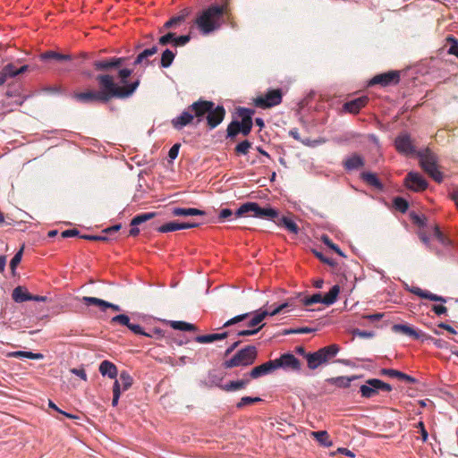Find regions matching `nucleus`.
Segmentation results:
<instances>
[{"instance_id":"f257e3e1","label":"nucleus","mask_w":458,"mask_h":458,"mask_svg":"<svg viewBox=\"0 0 458 458\" xmlns=\"http://www.w3.org/2000/svg\"><path fill=\"white\" fill-rule=\"evenodd\" d=\"M96 81L99 85V90L74 92L72 98L82 104L96 102L106 104L113 98L126 99L131 98L135 89V86H132L128 90H122V89L116 87L114 77L110 74H98Z\"/></svg>"},{"instance_id":"f03ea898","label":"nucleus","mask_w":458,"mask_h":458,"mask_svg":"<svg viewBox=\"0 0 458 458\" xmlns=\"http://www.w3.org/2000/svg\"><path fill=\"white\" fill-rule=\"evenodd\" d=\"M225 5L212 4L205 9L196 19V24L203 34H209L219 28V20L223 16Z\"/></svg>"},{"instance_id":"7ed1b4c3","label":"nucleus","mask_w":458,"mask_h":458,"mask_svg":"<svg viewBox=\"0 0 458 458\" xmlns=\"http://www.w3.org/2000/svg\"><path fill=\"white\" fill-rule=\"evenodd\" d=\"M341 348L336 344H332L319 348L318 351L310 352L307 356V366L310 369H316L320 366L329 364L338 354Z\"/></svg>"},{"instance_id":"20e7f679","label":"nucleus","mask_w":458,"mask_h":458,"mask_svg":"<svg viewBox=\"0 0 458 458\" xmlns=\"http://www.w3.org/2000/svg\"><path fill=\"white\" fill-rule=\"evenodd\" d=\"M258 349L255 345H247L238 350L230 359L222 363V367L229 369L236 367H249L256 361Z\"/></svg>"},{"instance_id":"39448f33","label":"nucleus","mask_w":458,"mask_h":458,"mask_svg":"<svg viewBox=\"0 0 458 458\" xmlns=\"http://www.w3.org/2000/svg\"><path fill=\"white\" fill-rule=\"evenodd\" d=\"M417 157L420 167L435 182H441L443 181V174L437 168L438 157L429 148L420 149Z\"/></svg>"},{"instance_id":"423d86ee","label":"nucleus","mask_w":458,"mask_h":458,"mask_svg":"<svg viewBox=\"0 0 458 458\" xmlns=\"http://www.w3.org/2000/svg\"><path fill=\"white\" fill-rule=\"evenodd\" d=\"M251 212L252 216L257 218H266L275 223L276 219L278 218L279 212L277 209L267 206L260 207L257 202H246L242 204L235 212L234 217H241L246 214Z\"/></svg>"},{"instance_id":"0eeeda50","label":"nucleus","mask_w":458,"mask_h":458,"mask_svg":"<svg viewBox=\"0 0 458 458\" xmlns=\"http://www.w3.org/2000/svg\"><path fill=\"white\" fill-rule=\"evenodd\" d=\"M392 390L391 385L378 378L368 379L364 385L360 386V395L367 399L376 396L380 391L391 392Z\"/></svg>"},{"instance_id":"6e6552de","label":"nucleus","mask_w":458,"mask_h":458,"mask_svg":"<svg viewBox=\"0 0 458 458\" xmlns=\"http://www.w3.org/2000/svg\"><path fill=\"white\" fill-rule=\"evenodd\" d=\"M283 91L281 89H270L263 96L255 98V106L267 109L278 106L282 102Z\"/></svg>"},{"instance_id":"1a4fd4ad","label":"nucleus","mask_w":458,"mask_h":458,"mask_svg":"<svg viewBox=\"0 0 458 458\" xmlns=\"http://www.w3.org/2000/svg\"><path fill=\"white\" fill-rule=\"evenodd\" d=\"M394 147L397 152L403 156L415 155L417 157L419 151L408 133H400L394 140Z\"/></svg>"},{"instance_id":"9d476101","label":"nucleus","mask_w":458,"mask_h":458,"mask_svg":"<svg viewBox=\"0 0 458 458\" xmlns=\"http://www.w3.org/2000/svg\"><path fill=\"white\" fill-rule=\"evenodd\" d=\"M213 106V101L199 99L190 105V108L192 112L193 118L195 119V125L199 124L205 119H207L208 111Z\"/></svg>"},{"instance_id":"9b49d317","label":"nucleus","mask_w":458,"mask_h":458,"mask_svg":"<svg viewBox=\"0 0 458 458\" xmlns=\"http://www.w3.org/2000/svg\"><path fill=\"white\" fill-rule=\"evenodd\" d=\"M276 369L299 372L301 369V361L291 352L283 353L279 358L275 359Z\"/></svg>"},{"instance_id":"f8f14e48","label":"nucleus","mask_w":458,"mask_h":458,"mask_svg":"<svg viewBox=\"0 0 458 458\" xmlns=\"http://www.w3.org/2000/svg\"><path fill=\"white\" fill-rule=\"evenodd\" d=\"M404 186L412 191L420 192L425 191L428 183L419 172L411 171L404 178Z\"/></svg>"},{"instance_id":"ddd939ff","label":"nucleus","mask_w":458,"mask_h":458,"mask_svg":"<svg viewBox=\"0 0 458 458\" xmlns=\"http://www.w3.org/2000/svg\"><path fill=\"white\" fill-rule=\"evenodd\" d=\"M400 81V72L398 71H389L375 75L369 81V86L380 85L387 87L397 85Z\"/></svg>"},{"instance_id":"4468645a","label":"nucleus","mask_w":458,"mask_h":458,"mask_svg":"<svg viewBox=\"0 0 458 458\" xmlns=\"http://www.w3.org/2000/svg\"><path fill=\"white\" fill-rule=\"evenodd\" d=\"M125 57H110L102 60H96L93 62V67L96 71L109 72L114 69L120 68L124 64Z\"/></svg>"},{"instance_id":"2eb2a0df","label":"nucleus","mask_w":458,"mask_h":458,"mask_svg":"<svg viewBox=\"0 0 458 458\" xmlns=\"http://www.w3.org/2000/svg\"><path fill=\"white\" fill-rule=\"evenodd\" d=\"M29 70V65L24 64L16 67L13 63L5 64L0 72V86L6 83L9 79H13Z\"/></svg>"},{"instance_id":"dca6fc26","label":"nucleus","mask_w":458,"mask_h":458,"mask_svg":"<svg viewBox=\"0 0 458 458\" xmlns=\"http://www.w3.org/2000/svg\"><path fill=\"white\" fill-rule=\"evenodd\" d=\"M225 116V109L223 106H216L213 102V106L208 113L207 125L210 130L217 127L224 120Z\"/></svg>"},{"instance_id":"f3484780","label":"nucleus","mask_w":458,"mask_h":458,"mask_svg":"<svg viewBox=\"0 0 458 458\" xmlns=\"http://www.w3.org/2000/svg\"><path fill=\"white\" fill-rule=\"evenodd\" d=\"M132 74V70L128 68H123L118 71V79L119 83H116V87L119 89H122V90H128L131 87L135 86L132 95L137 90L138 87L140 86V79H137L133 81H130L128 79Z\"/></svg>"},{"instance_id":"a211bd4d","label":"nucleus","mask_w":458,"mask_h":458,"mask_svg":"<svg viewBox=\"0 0 458 458\" xmlns=\"http://www.w3.org/2000/svg\"><path fill=\"white\" fill-rule=\"evenodd\" d=\"M81 301L86 306H98L101 311H106L107 309H112L114 311L121 310V307L119 305L97 297L84 296L82 297Z\"/></svg>"},{"instance_id":"6ab92c4d","label":"nucleus","mask_w":458,"mask_h":458,"mask_svg":"<svg viewBox=\"0 0 458 458\" xmlns=\"http://www.w3.org/2000/svg\"><path fill=\"white\" fill-rule=\"evenodd\" d=\"M276 365L274 360H269L267 362H264L259 366L254 367L250 371L247 372L249 377L251 379H256L266 375H268L275 371Z\"/></svg>"},{"instance_id":"aec40b11","label":"nucleus","mask_w":458,"mask_h":458,"mask_svg":"<svg viewBox=\"0 0 458 458\" xmlns=\"http://www.w3.org/2000/svg\"><path fill=\"white\" fill-rule=\"evenodd\" d=\"M191 13L190 9H182L178 15L173 16L159 29V33L165 32L166 30L176 29L181 26Z\"/></svg>"},{"instance_id":"412c9836","label":"nucleus","mask_w":458,"mask_h":458,"mask_svg":"<svg viewBox=\"0 0 458 458\" xmlns=\"http://www.w3.org/2000/svg\"><path fill=\"white\" fill-rule=\"evenodd\" d=\"M194 118L190 106L178 116L172 119L171 123L175 130H182L183 127L194 123Z\"/></svg>"},{"instance_id":"4be33fe9","label":"nucleus","mask_w":458,"mask_h":458,"mask_svg":"<svg viewBox=\"0 0 458 458\" xmlns=\"http://www.w3.org/2000/svg\"><path fill=\"white\" fill-rule=\"evenodd\" d=\"M364 165V157L358 153H352L343 161V166L348 172L358 170L363 167Z\"/></svg>"},{"instance_id":"5701e85b","label":"nucleus","mask_w":458,"mask_h":458,"mask_svg":"<svg viewBox=\"0 0 458 458\" xmlns=\"http://www.w3.org/2000/svg\"><path fill=\"white\" fill-rule=\"evenodd\" d=\"M368 101V97H359L345 102L343 106V109L347 113L355 114H358L360 110L367 105Z\"/></svg>"},{"instance_id":"b1692460","label":"nucleus","mask_w":458,"mask_h":458,"mask_svg":"<svg viewBox=\"0 0 458 458\" xmlns=\"http://www.w3.org/2000/svg\"><path fill=\"white\" fill-rule=\"evenodd\" d=\"M250 383V378L248 374L245 373L242 379L232 380L227 382L222 386V390L227 393L236 392L239 390L245 389Z\"/></svg>"},{"instance_id":"393cba45","label":"nucleus","mask_w":458,"mask_h":458,"mask_svg":"<svg viewBox=\"0 0 458 458\" xmlns=\"http://www.w3.org/2000/svg\"><path fill=\"white\" fill-rule=\"evenodd\" d=\"M231 335V331H223L221 333H214L208 335H198L194 338L197 343L209 344L218 340H224Z\"/></svg>"},{"instance_id":"a878e982","label":"nucleus","mask_w":458,"mask_h":458,"mask_svg":"<svg viewBox=\"0 0 458 458\" xmlns=\"http://www.w3.org/2000/svg\"><path fill=\"white\" fill-rule=\"evenodd\" d=\"M380 375L387 376L390 377H396L400 380H404L411 384L417 383V379L415 377L394 369H382L380 370Z\"/></svg>"},{"instance_id":"bb28decb","label":"nucleus","mask_w":458,"mask_h":458,"mask_svg":"<svg viewBox=\"0 0 458 458\" xmlns=\"http://www.w3.org/2000/svg\"><path fill=\"white\" fill-rule=\"evenodd\" d=\"M98 370L103 377H108L111 379H115L118 375L117 367L107 360L99 364Z\"/></svg>"},{"instance_id":"cd10ccee","label":"nucleus","mask_w":458,"mask_h":458,"mask_svg":"<svg viewBox=\"0 0 458 458\" xmlns=\"http://www.w3.org/2000/svg\"><path fill=\"white\" fill-rule=\"evenodd\" d=\"M171 214L174 216H204L206 212L204 210L195 208H179L175 207L171 209Z\"/></svg>"},{"instance_id":"c85d7f7f","label":"nucleus","mask_w":458,"mask_h":458,"mask_svg":"<svg viewBox=\"0 0 458 458\" xmlns=\"http://www.w3.org/2000/svg\"><path fill=\"white\" fill-rule=\"evenodd\" d=\"M41 61L55 60L57 62L72 61V55L68 54H61L53 50L46 51L39 55Z\"/></svg>"},{"instance_id":"c756f323","label":"nucleus","mask_w":458,"mask_h":458,"mask_svg":"<svg viewBox=\"0 0 458 458\" xmlns=\"http://www.w3.org/2000/svg\"><path fill=\"white\" fill-rule=\"evenodd\" d=\"M158 48L157 46L154 45L149 48H146L143 51H141L134 59L133 65H139L141 64H144L146 66L150 64V62L148 60L149 56H152L157 52Z\"/></svg>"},{"instance_id":"7c9ffc66","label":"nucleus","mask_w":458,"mask_h":458,"mask_svg":"<svg viewBox=\"0 0 458 458\" xmlns=\"http://www.w3.org/2000/svg\"><path fill=\"white\" fill-rule=\"evenodd\" d=\"M275 224L279 227L285 228L288 232L297 234L300 231L297 224L287 216H282L276 219Z\"/></svg>"},{"instance_id":"2f4dec72","label":"nucleus","mask_w":458,"mask_h":458,"mask_svg":"<svg viewBox=\"0 0 458 458\" xmlns=\"http://www.w3.org/2000/svg\"><path fill=\"white\" fill-rule=\"evenodd\" d=\"M392 330H393V332H395V333H403L406 335L411 336V338H413L415 340L420 339V335H419L420 330L415 329L414 327H412L409 325H406V324H394L392 327Z\"/></svg>"},{"instance_id":"473e14b6","label":"nucleus","mask_w":458,"mask_h":458,"mask_svg":"<svg viewBox=\"0 0 458 458\" xmlns=\"http://www.w3.org/2000/svg\"><path fill=\"white\" fill-rule=\"evenodd\" d=\"M360 179L379 191L384 189V184L374 173L362 172L360 174Z\"/></svg>"},{"instance_id":"72a5a7b5","label":"nucleus","mask_w":458,"mask_h":458,"mask_svg":"<svg viewBox=\"0 0 458 458\" xmlns=\"http://www.w3.org/2000/svg\"><path fill=\"white\" fill-rule=\"evenodd\" d=\"M223 379V374L218 373L216 369H211L208 373V382L206 383V385L208 387L216 386L222 390V386L225 385L222 384Z\"/></svg>"},{"instance_id":"f704fd0d","label":"nucleus","mask_w":458,"mask_h":458,"mask_svg":"<svg viewBox=\"0 0 458 458\" xmlns=\"http://www.w3.org/2000/svg\"><path fill=\"white\" fill-rule=\"evenodd\" d=\"M360 376H352V377L340 376V377L329 378V379H327V382H329L330 384H334L338 387L348 388L353 380L360 378Z\"/></svg>"},{"instance_id":"c9c22d12","label":"nucleus","mask_w":458,"mask_h":458,"mask_svg":"<svg viewBox=\"0 0 458 458\" xmlns=\"http://www.w3.org/2000/svg\"><path fill=\"white\" fill-rule=\"evenodd\" d=\"M12 298L15 302L21 303L30 301V293L27 292L25 287L17 286L13 291Z\"/></svg>"},{"instance_id":"e433bc0d","label":"nucleus","mask_w":458,"mask_h":458,"mask_svg":"<svg viewBox=\"0 0 458 458\" xmlns=\"http://www.w3.org/2000/svg\"><path fill=\"white\" fill-rule=\"evenodd\" d=\"M251 314L252 318L247 323L248 327L250 328H256L255 327L267 317V313L265 311L264 308H260Z\"/></svg>"},{"instance_id":"4c0bfd02","label":"nucleus","mask_w":458,"mask_h":458,"mask_svg":"<svg viewBox=\"0 0 458 458\" xmlns=\"http://www.w3.org/2000/svg\"><path fill=\"white\" fill-rule=\"evenodd\" d=\"M339 293L340 286L338 284L333 285L328 291V293H327L325 296H322L323 304L327 306L334 304L337 300Z\"/></svg>"},{"instance_id":"58836bf2","label":"nucleus","mask_w":458,"mask_h":458,"mask_svg":"<svg viewBox=\"0 0 458 458\" xmlns=\"http://www.w3.org/2000/svg\"><path fill=\"white\" fill-rule=\"evenodd\" d=\"M310 435L322 445L325 447L331 446L332 441L330 440L329 435L326 430L319 431H312Z\"/></svg>"},{"instance_id":"ea45409f","label":"nucleus","mask_w":458,"mask_h":458,"mask_svg":"<svg viewBox=\"0 0 458 458\" xmlns=\"http://www.w3.org/2000/svg\"><path fill=\"white\" fill-rule=\"evenodd\" d=\"M175 55H176V52H174L169 48H166L165 50H164L161 55L160 67H162V68L170 67L175 58Z\"/></svg>"},{"instance_id":"a19ab883","label":"nucleus","mask_w":458,"mask_h":458,"mask_svg":"<svg viewBox=\"0 0 458 458\" xmlns=\"http://www.w3.org/2000/svg\"><path fill=\"white\" fill-rule=\"evenodd\" d=\"M25 94L23 85L21 82H13L8 83V89L6 90V97L8 98H16L17 96H21Z\"/></svg>"},{"instance_id":"79ce46f5","label":"nucleus","mask_w":458,"mask_h":458,"mask_svg":"<svg viewBox=\"0 0 458 458\" xmlns=\"http://www.w3.org/2000/svg\"><path fill=\"white\" fill-rule=\"evenodd\" d=\"M157 216V213L155 212H148V213H141L136 215L131 221V226H138L139 225H141L142 223H145L152 218H154Z\"/></svg>"},{"instance_id":"37998d69","label":"nucleus","mask_w":458,"mask_h":458,"mask_svg":"<svg viewBox=\"0 0 458 458\" xmlns=\"http://www.w3.org/2000/svg\"><path fill=\"white\" fill-rule=\"evenodd\" d=\"M434 236L444 247L453 246V241L443 233L438 225L434 226Z\"/></svg>"},{"instance_id":"c03bdc74","label":"nucleus","mask_w":458,"mask_h":458,"mask_svg":"<svg viewBox=\"0 0 458 458\" xmlns=\"http://www.w3.org/2000/svg\"><path fill=\"white\" fill-rule=\"evenodd\" d=\"M171 327L174 329L189 332V331H196L197 327L194 324H191L185 321H172Z\"/></svg>"},{"instance_id":"a18cd8bd","label":"nucleus","mask_w":458,"mask_h":458,"mask_svg":"<svg viewBox=\"0 0 458 458\" xmlns=\"http://www.w3.org/2000/svg\"><path fill=\"white\" fill-rule=\"evenodd\" d=\"M119 382L122 384L123 391H127L133 383V379L128 371L123 370L119 375Z\"/></svg>"},{"instance_id":"49530a36","label":"nucleus","mask_w":458,"mask_h":458,"mask_svg":"<svg viewBox=\"0 0 458 458\" xmlns=\"http://www.w3.org/2000/svg\"><path fill=\"white\" fill-rule=\"evenodd\" d=\"M394 208L401 213H405L409 208V202L403 197H395L393 199Z\"/></svg>"},{"instance_id":"de8ad7c7","label":"nucleus","mask_w":458,"mask_h":458,"mask_svg":"<svg viewBox=\"0 0 458 458\" xmlns=\"http://www.w3.org/2000/svg\"><path fill=\"white\" fill-rule=\"evenodd\" d=\"M261 401L262 399L260 397L243 396L240 399L235 406L238 410H241L247 405H251Z\"/></svg>"},{"instance_id":"09e8293b","label":"nucleus","mask_w":458,"mask_h":458,"mask_svg":"<svg viewBox=\"0 0 458 458\" xmlns=\"http://www.w3.org/2000/svg\"><path fill=\"white\" fill-rule=\"evenodd\" d=\"M301 302L305 306H310L316 303H323L322 294L320 293H316L311 296H305L301 299Z\"/></svg>"},{"instance_id":"8fccbe9b","label":"nucleus","mask_w":458,"mask_h":458,"mask_svg":"<svg viewBox=\"0 0 458 458\" xmlns=\"http://www.w3.org/2000/svg\"><path fill=\"white\" fill-rule=\"evenodd\" d=\"M239 127L237 120L232 121L226 129V138L234 139L239 133H241Z\"/></svg>"},{"instance_id":"3c124183","label":"nucleus","mask_w":458,"mask_h":458,"mask_svg":"<svg viewBox=\"0 0 458 458\" xmlns=\"http://www.w3.org/2000/svg\"><path fill=\"white\" fill-rule=\"evenodd\" d=\"M237 114L241 117V122H250L252 120V115L254 114V110L248 107H239L237 109Z\"/></svg>"},{"instance_id":"603ef678","label":"nucleus","mask_w":458,"mask_h":458,"mask_svg":"<svg viewBox=\"0 0 458 458\" xmlns=\"http://www.w3.org/2000/svg\"><path fill=\"white\" fill-rule=\"evenodd\" d=\"M111 324H119L129 328L131 326V319L126 314H119L111 318Z\"/></svg>"},{"instance_id":"864d4df0","label":"nucleus","mask_w":458,"mask_h":458,"mask_svg":"<svg viewBox=\"0 0 458 458\" xmlns=\"http://www.w3.org/2000/svg\"><path fill=\"white\" fill-rule=\"evenodd\" d=\"M250 315H251V312H247V313L237 315V316L230 318L226 322H225L222 327L225 328V327H231L233 325H235L237 323H240V322L245 320Z\"/></svg>"},{"instance_id":"5fc2aeb1","label":"nucleus","mask_w":458,"mask_h":458,"mask_svg":"<svg viewBox=\"0 0 458 458\" xmlns=\"http://www.w3.org/2000/svg\"><path fill=\"white\" fill-rule=\"evenodd\" d=\"M157 230L163 233L177 231L179 230V222L173 221L166 223L157 227Z\"/></svg>"},{"instance_id":"6e6d98bb","label":"nucleus","mask_w":458,"mask_h":458,"mask_svg":"<svg viewBox=\"0 0 458 458\" xmlns=\"http://www.w3.org/2000/svg\"><path fill=\"white\" fill-rule=\"evenodd\" d=\"M174 39H175V33L169 31L158 38V44L160 46H166L168 44H172L174 46Z\"/></svg>"},{"instance_id":"4d7b16f0","label":"nucleus","mask_w":458,"mask_h":458,"mask_svg":"<svg viewBox=\"0 0 458 458\" xmlns=\"http://www.w3.org/2000/svg\"><path fill=\"white\" fill-rule=\"evenodd\" d=\"M322 242L330 249L334 250L339 256L346 257L345 254L342 251V250L338 247V245L335 244L328 236L323 235Z\"/></svg>"},{"instance_id":"13d9d810","label":"nucleus","mask_w":458,"mask_h":458,"mask_svg":"<svg viewBox=\"0 0 458 458\" xmlns=\"http://www.w3.org/2000/svg\"><path fill=\"white\" fill-rule=\"evenodd\" d=\"M314 331H315L314 328L304 327L285 329L284 331L283 335H292V334H309V333H312Z\"/></svg>"},{"instance_id":"bf43d9fd","label":"nucleus","mask_w":458,"mask_h":458,"mask_svg":"<svg viewBox=\"0 0 458 458\" xmlns=\"http://www.w3.org/2000/svg\"><path fill=\"white\" fill-rule=\"evenodd\" d=\"M250 146H251V143L249 140H244L236 145L235 152L238 155H246L248 153Z\"/></svg>"},{"instance_id":"052dcab7","label":"nucleus","mask_w":458,"mask_h":458,"mask_svg":"<svg viewBox=\"0 0 458 458\" xmlns=\"http://www.w3.org/2000/svg\"><path fill=\"white\" fill-rule=\"evenodd\" d=\"M22 253H23V247L21 249H20L15 254L14 256L12 258L11 261H10V267L12 269L13 272L15 271L17 266L20 264V262L21 261V258H22Z\"/></svg>"},{"instance_id":"680f3d73","label":"nucleus","mask_w":458,"mask_h":458,"mask_svg":"<svg viewBox=\"0 0 458 458\" xmlns=\"http://www.w3.org/2000/svg\"><path fill=\"white\" fill-rule=\"evenodd\" d=\"M265 326V324H262L261 326L258 327L257 328H249V329H244V330H240V331H237L235 333V335L236 336H250V335H254L256 334H258L261 328Z\"/></svg>"},{"instance_id":"e2e57ef3","label":"nucleus","mask_w":458,"mask_h":458,"mask_svg":"<svg viewBox=\"0 0 458 458\" xmlns=\"http://www.w3.org/2000/svg\"><path fill=\"white\" fill-rule=\"evenodd\" d=\"M238 125L240 126L239 129L241 130V133L244 136H247L250 133L252 126H253V121L250 122H239Z\"/></svg>"},{"instance_id":"0e129e2a","label":"nucleus","mask_w":458,"mask_h":458,"mask_svg":"<svg viewBox=\"0 0 458 458\" xmlns=\"http://www.w3.org/2000/svg\"><path fill=\"white\" fill-rule=\"evenodd\" d=\"M129 329L135 335H144L150 338L153 337V335L145 332L144 329L139 324L131 323Z\"/></svg>"},{"instance_id":"69168bd1","label":"nucleus","mask_w":458,"mask_h":458,"mask_svg":"<svg viewBox=\"0 0 458 458\" xmlns=\"http://www.w3.org/2000/svg\"><path fill=\"white\" fill-rule=\"evenodd\" d=\"M289 306H290V303L288 301H285L272 310L266 309L265 307H264V310L267 313V317L268 316L272 317V316H275V315L280 313L284 309H285Z\"/></svg>"},{"instance_id":"338daca9","label":"nucleus","mask_w":458,"mask_h":458,"mask_svg":"<svg viewBox=\"0 0 458 458\" xmlns=\"http://www.w3.org/2000/svg\"><path fill=\"white\" fill-rule=\"evenodd\" d=\"M352 335L354 336H359L361 338H372L375 335L373 331L360 330L359 328H355L352 330Z\"/></svg>"},{"instance_id":"774afa93","label":"nucleus","mask_w":458,"mask_h":458,"mask_svg":"<svg viewBox=\"0 0 458 458\" xmlns=\"http://www.w3.org/2000/svg\"><path fill=\"white\" fill-rule=\"evenodd\" d=\"M190 40H191L190 35H181V36L175 35L174 47H182V46L186 45Z\"/></svg>"}]
</instances>
